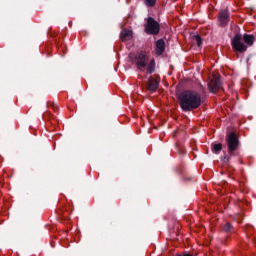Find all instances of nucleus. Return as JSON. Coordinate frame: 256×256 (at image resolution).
<instances>
[{"mask_svg": "<svg viewBox=\"0 0 256 256\" xmlns=\"http://www.w3.org/2000/svg\"><path fill=\"white\" fill-rule=\"evenodd\" d=\"M159 31H161L159 22L153 19V17H148L145 25V33H147V35H159Z\"/></svg>", "mask_w": 256, "mask_h": 256, "instance_id": "4", "label": "nucleus"}, {"mask_svg": "<svg viewBox=\"0 0 256 256\" xmlns=\"http://www.w3.org/2000/svg\"><path fill=\"white\" fill-rule=\"evenodd\" d=\"M223 150V144L218 143V144H213L212 145V151L213 153H220V151Z\"/></svg>", "mask_w": 256, "mask_h": 256, "instance_id": "12", "label": "nucleus"}, {"mask_svg": "<svg viewBox=\"0 0 256 256\" xmlns=\"http://www.w3.org/2000/svg\"><path fill=\"white\" fill-rule=\"evenodd\" d=\"M222 231H225V233H231L233 231V225L227 222L226 224L223 225Z\"/></svg>", "mask_w": 256, "mask_h": 256, "instance_id": "13", "label": "nucleus"}, {"mask_svg": "<svg viewBox=\"0 0 256 256\" xmlns=\"http://www.w3.org/2000/svg\"><path fill=\"white\" fill-rule=\"evenodd\" d=\"M226 143L228 147V155L232 157V155H235V151L239 149V137L235 132H230L226 135Z\"/></svg>", "mask_w": 256, "mask_h": 256, "instance_id": "3", "label": "nucleus"}, {"mask_svg": "<svg viewBox=\"0 0 256 256\" xmlns=\"http://www.w3.org/2000/svg\"><path fill=\"white\" fill-rule=\"evenodd\" d=\"M160 81H161V78L159 76H156L155 78L150 77L148 79L147 90L150 91L151 93H155V91L159 89Z\"/></svg>", "mask_w": 256, "mask_h": 256, "instance_id": "6", "label": "nucleus"}, {"mask_svg": "<svg viewBox=\"0 0 256 256\" xmlns=\"http://www.w3.org/2000/svg\"><path fill=\"white\" fill-rule=\"evenodd\" d=\"M194 41L196 42V44L198 45V47H201L203 40L201 39V36L199 35H195L194 36Z\"/></svg>", "mask_w": 256, "mask_h": 256, "instance_id": "15", "label": "nucleus"}, {"mask_svg": "<svg viewBox=\"0 0 256 256\" xmlns=\"http://www.w3.org/2000/svg\"><path fill=\"white\" fill-rule=\"evenodd\" d=\"M133 63L139 71H145L146 69V73L149 75L155 73V67L157 65L155 63V58L151 57V53L145 50L136 53Z\"/></svg>", "mask_w": 256, "mask_h": 256, "instance_id": "1", "label": "nucleus"}, {"mask_svg": "<svg viewBox=\"0 0 256 256\" xmlns=\"http://www.w3.org/2000/svg\"><path fill=\"white\" fill-rule=\"evenodd\" d=\"M144 3L146 7H155L157 0H145Z\"/></svg>", "mask_w": 256, "mask_h": 256, "instance_id": "14", "label": "nucleus"}, {"mask_svg": "<svg viewBox=\"0 0 256 256\" xmlns=\"http://www.w3.org/2000/svg\"><path fill=\"white\" fill-rule=\"evenodd\" d=\"M179 101L183 111H194L201 107V94L197 91L187 90L180 94Z\"/></svg>", "mask_w": 256, "mask_h": 256, "instance_id": "2", "label": "nucleus"}, {"mask_svg": "<svg viewBox=\"0 0 256 256\" xmlns=\"http://www.w3.org/2000/svg\"><path fill=\"white\" fill-rule=\"evenodd\" d=\"M121 41H131L133 39V31L128 29H123L120 33Z\"/></svg>", "mask_w": 256, "mask_h": 256, "instance_id": "8", "label": "nucleus"}, {"mask_svg": "<svg viewBox=\"0 0 256 256\" xmlns=\"http://www.w3.org/2000/svg\"><path fill=\"white\" fill-rule=\"evenodd\" d=\"M156 55H161L162 53H165V40L163 39H159L157 42H156Z\"/></svg>", "mask_w": 256, "mask_h": 256, "instance_id": "10", "label": "nucleus"}, {"mask_svg": "<svg viewBox=\"0 0 256 256\" xmlns=\"http://www.w3.org/2000/svg\"><path fill=\"white\" fill-rule=\"evenodd\" d=\"M243 41L246 45H253L255 43V36L253 34H244Z\"/></svg>", "mask_w": 256, "mask_h": 256, "instance_id": "11", "label": "nucleus"}, {"mask_svg": "<svg viewBox=\"0 0 256 256\" xmlns=\"http://www.w3.org/2000/svg\"><path fill=\"white\" fill-rule=\"evenodd\" d=\"M241 34H236L232 39V48L237 53H245L247 51V46L241 42Z\"/></svg>", "mask_w": 256, "mask_h": 256, "instance_id": "5", "label": "nucleus"}, {"mask_svg": "<svg viewBox=\"0 0 256 256\" xmlns=\"http://www.w3.org/2000/svg\"><path fill=\"white\" fill-rule=\"evenodd\" d=\"M52 108H53L54 111L58 110L57 106H55V105H53Z\"/></svg>", "mask_w": 256, "mask_h": 256, "instance_id": "16", "label": "nucleus"}, {"mask_svg": "<svg viewBox=\"0 0 256 256\" xmlns=\"http://www.w3.org/2000/svg\"><path fill=\"white\" fill-rule=\"evenodd\" d=\"M208 88L211 93H217V91L221 89V80L218 77L213 76V78L208 83Z\"/></svg>", "mask_w": 256, "mask_h": 256, "instance_id": "7", "label": "nucleus"}, {"mask_svg": "<svg viewBox=\"0 0 256 256\" xmlns=\"http://www.w3.org/2000/svg\"><path fill=\"white\" fill-rule=\"evenodd\" d=\"M219 21H220V25L225 27V25H227V23H229V12L228 11H221L219 13Z\"/></svg>", "mask_w": 256, "mask_h": 256, "instance_id": "9", "label": "nucleus"}]
</instances>
